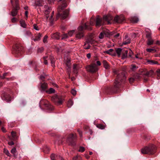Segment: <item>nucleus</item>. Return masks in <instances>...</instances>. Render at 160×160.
Returning <instances> with one entry per match:
<instances>
[{
	"mask_svg": "<svg viewBox=\"0 0 160 160\" xmlns=\"http://www.w3.org/2000/svg\"><path fill=\"white\" fill-rule=\"evenodd\" d=\"M113 51V49H110L109 50L105 51L104 52V53H106L112 55V52Z\"/></svg>",
	"mask_w": 160,
	"mask_h": 160,
	"instance_id": "35",
	"label": "nucleus"
},
{
	"mask_svg": "<svg viewBox=\"0 0 160 160\" xmlns=\"http://www.w3.org/2000/svg\"><path fill=\"white\" fill-rule=\"evenodd\" d=\"M40 90L42 91H45L48 88V85L45 82L40 83Z\"/></svg>",
	"mask_w": 160,
	"mask_h": 160,
	"instance_id": "11",
	"label": "nucleus"
},
{
	"mask_svg": "<svg viewBox=\"0 0 160 160\" xmlns=\"http://www.w3.org/2000/svg\"><path fill=\"white\" fill-rule=\"evenodd\" d=\"M45 14L47 18V20L48 22L49 16L48 15L50 12L52 10L51 7L48 5H45L44 6Z\"/></svg>",
	"mask_w": 160,
	"mask_h": 160,
	"instance_id": "7",
	"label": "nucleus"
},
{
	"mask_svg": "<svg viewBox=\"0 0 160 160\" xmlns=\"http://www.w3.org/2000/svg\"><path fill=\"white\" fill-rule=\"evenodd\" d=\"M155 151V147L153 145H151L148 147H146L141 150L142 153L144 154H152Z\"/></svg>",
	"mask_w": 160,
	"mask_h": 160,
	"instance_id": "3",
	"label": "nucleus"
},
{
	"mask_svg": "<svg viewBox=\"0 0 160 160\" xmlns=\"http://www.w3.org/2000/svg\"><path fill=\"white\" fill-rule=\"evenodd\" d=\"M147 62L148 64H149L151 65H153L155 64H157L158 63V62L152 60H147Z\"/></svg>",
	"mask_w": 160,
	"mask_h": 160,
	"instance_id": "22",
	"label": "nucleus"
},
{
	"mask_svg": "<svg viewBox=\"0 0 160 160\" xmlns=\"http://www.w3.org/2000/svg\"><path fill=\"white\" fill-rule=\"evenodd\" d=\"M55 92V90L52 88H50L49 89L46 91V92L49 94L54 93Z\"/></svg>",
	"mask_w": 160,
	"mask_h": 160,
	"instance_id": "29",
	"label": "nucleus"
},
{
	"mask_svg": "<svg viewBox=\"0 0 160 160\" xmlns=\"http://www.w3.org/2000/svg\"><path fill=\"white\" fill-rule=\"evenodd\" d=\"M42 35L40 33H39L35 37V38L33 39V40L34 41H38L40 39Z\"/></svg>",
	"mask_w": 160,
	"mask_h": 160,
	"instance_id": "27",
	"label": "nucleus"
},
{
	"mask_svg": "<svg viewBox=\"0 0 160 160\" xmlns=\"http://www.w3.org/2000/svg\"><path fill=\"white\" fill-rule=\"evenodd\" d=\"M122 51V49L121 48H119L116 49V52L118 57H120V56Z\"/></svg>",
	"mask_w": 160,
	"mask_h": 160,
	"instance_id": "30",
	"label": "nucleus"
},
{
	"mask_svg": "<svg viewBox=\"0 0 160 160\" xmlns=\"http://www.w3.org/2000/svg\"><path fill=\"white\" fill-rule=\"evenodd\" d=\"M73 102L71 99H69L68 102L67 106L68 108L71 107L73 104Z\"/></svg>",
	"mask_w": 160,
	"mask_h": 160,
	"instance_id": "33",
	"label": "nucleus"
},
{
	"mask_svg": "<svg viewBox=\"0 0 160 160\" xmlns=\"http://www.w3.org/2000/svg\"><path fill=\"white\" fill-rule=\"evenodd\" d=\"M48 58L47 57H43V59L44 60V63L45 64L47 65L48 64V62L47 60V59Z\"/></svg>",
	"mask_w": 160,
	"mask_h": 160,
	"instance_id": "57",
	"label": "nucleus"
},
{
	"mask_svg": "<svg viewBox=\"0 0 160 160\" xmlns=\"http://www.w3.org/2000/svg\"><path fill=\"white\" fill-rule=\"evenodd\" d=\"M86 68L87 71L92 73L97 72L98 70V67L95 63H92L87 66Z\"/></svg>",
	"mask_w": 160,
	"mask_h": 160,
	"instance_id": "5",
	"label": "nucleus"
},
{
	"mask_svg": "<svg viewBox=\"0 0 160 160\" xmlns=\"http://www.w3.org/2000/svg\"><path fill=\"white\" fill-rule=\"evenodd\" d=\"M81 159L82 158L80 156H76V157H74L73 158L72 160H79Z\"/></svg>",
	"mask_w": 160,
	"mask_h": 160,
	"instance_id": "49",
	"label": "nucleus"
},
{
	"mask_svg": "<svg viewBox=\"0 0 160 160\" xmlns=\"http://www.w3.org/2000/svg\"><path fill=\"white\" fill-rule=\"evenodd\" d=\"M96 42V41L92 39L88 40L86 41V42L87 43V44H94Z\"/></svg>",
	"mask_w": 160,
	"mask_h": 160,
	"instance_id": "34",
	"label": "nucleus"
},
{
	"mask_svg": "<svg viewBox=\"0 0 160 160\" xmlns=\"http://www.w3.org/2000/svg\"><path fill=\"white\" fill-rule=\"evenodd\" d=\"M146 37L147 38V39L152 38H151V33L149 32L146 31Z\"/></svg>",
	"mask_w": 160,
	"mask_h": 160,
	"instance_id": "38",
	"label": "nucleus"
},
{
	"mask_svg": "<svg viewBox=\"0 0 160 160\" xmlns=\"http://www.w3.org/2000/svg\"><path fill=\"white\" fill-rule=\"evenodd\" d=\"M43 0H35V3L33 6H41L43 4Z\"/></svg>",
	"mask_w": 160,
	"mask_h": 160,
	"instance_id": "16",
	"label": "nucleus"
},
{
	"mask_svg": "<svg viewBox=\"0 0 160 160\" xmlns=\"http://www.w3.org/2000/svg\"><path fill=\"white\" fill-rule=\"evenodd\" d=\"M33 28L37 31H38L39 30V29L38 27V26L37 25V24H34L33 25Z\"/></svg>",
	"mask_w": 160,
	"mask_h": 160,
	"instance_id": "52",
	"label": "nucleus"
},
{
	"mask_svg": "<svg viewBox=\"0 0 160 160\" xmlns=\"http://www.w3.org/2000/svg\"><path fill=\"white\" fill-rule=\"evenodd\" d=\"M16 148H14L12 149L11 150V152L13 154H14L16 153Z\"/></svg>",
	"mask_w": 160,
	"mask_h": 160,
	"instance_id": "55",
	"label": "nucleus"
},
{
	"mask_svg": "<svg viewBox=\"0 0 160 160\" xmlns=\"http://www.w3.org/2000/svg\"><path fill=\"white\" fill-rule=\"evenodd\" d=\"M11 134L12 136V137L14 139H16L17 138V137L16 135V132H15L12 131L11 132Z\"/></svg>",
	"mask_w": 160,
	"mask_h": 160,
	"instance_id": "41",
	"label": "nucleus"
},
{
	"mask_svg": "<svg viewBox=\"0 0 160 160\" xmlns=\"http://www.w3.org/2000/svg\"><path fill=\"white\" fill-rule=\"evenodd\" d=\"M76 138V134H70L67 139V142L69 144L73 145L74 143V141Z\"/></svg>",
	"mask_w": 160,
	"mask_h": 160,
	"instance_id": "6",
	"label": "nucleus"
},
{
	"mask_svg": "<svg viewBox=\"0 0 160 160\" xmlns=\"http://www.w3.org/2000/svg\"><path fill=\"white\" fill-rule=\"evenodd\" d=\"M91 29V27L88 26L86 24H85L84 26H80L78 28V32L76 35V38L79 39L83 37V30L85 29L90 30Z\"/></svg>",
	"mask_w": 160,
	"mask_h": 160,
	"instance_id": "2",
	"label": "nucleus"
},
{
	"mask_svg": "<svg viewBox=\"0 0 160 160\" xmlns=\"http://www.w3.org/2000/svg\"><path fill=\"white\" fill-rule=\"evenodd\" d=\"M131 21L133 23H136L138 21V18L136 17H133L130 18Z\"/></svg>",
	"mask_w": 160,
	"mask_h": 160,
	"instance_id": "21",
	"label": "nucleus"
},
{
	"mask_svg": "<svg viewBox=\"0 0 160 160\" xmlns=\"http://www.w3.org/2000/svg\"><path fill=\"white\" fill-rule=\"evenodd\" d=\"M157 75L158 77H160L159 79H160V70L158 71Z\"/></svg>",
	"mask_w": 160,
	"mask_h": 160,
	"instance_id": "64",
	"label": "nucleus"
},
{
	"mask_svg": "<svg viewBox=\"0 0 160 160\" xmlns=\"http://www.w3.org/2000/svg\"><path fill=\"white\" fill-rule=\"evenodd\" d=\"M49 59L50 61H51V62L52 64V66L53 67H54L55 66V60L53 57L51 56L49 57Z\"/></svg>",
	"mask_w": 160,
	"mask_h": 160,
	"instance_id": "26",
	"label": "nucleus"
},
{
	"mask_svg": "<svg viewBox=\"0 0 160 160\" xmlns=\"http://www.w3.org/2000/svg\"><path fill=\"white\" fill-rule=\"evenodd\" d=\"M20 23L22 27L24 28H26V24L24 21L21 20L20 21Z\"/></svg>",
	"mask_w": 160,
	"mask_h": 160,
	"instance_id": "32",
	"label": "nucleus"
},
{
	"mask_svg": "<svg viewBox=\"0 0 160 160\" xmlns=\"http://www.w3.org/2000/svg\"><path fill=\"white\" fill-rule=\"evenodd\" d=\"M130 42V40L129 38H128L127 35L125 36V38L123 39L122 44L123 45H126L128 44Z\"/></svg>",
	"mask_w": 160,
	"mask_h": 160,
	"instance_id": "17",
	"label": "nucleus"
},
{
	"mask_svg": "<svg viewBox=\"0 0 160 160\" xmlns=\"http://www.w3.org/2000/svg\"><path fill=\"white\" fill-rule=\"evenodd\" d=\"M24 35L26 37H30L32 34L28 30H25L24 31Z\"/></svg>",
	"mask_w": 160,
	"mask_h": 160,
	"instance_id": "24",
	"label": "nucleus"
},
{
	"mask_svg": "<svg viewBox=\"0 0 160 160\" xmlns=\"http://www.w3.org/2000/svg\"><path fill=\"white\" fill-rule=\"evenodd\" d=\"M85 151V148L83 147H80L78 151L81 152H83Z\"/></svg>",
	"mask_w": 160,
	"mask_h": 160,
	"instance_id": "50",
	"label": "nucleus"
},
{
	"mask_svg": "<svg viewBox=\"0 0 160 160\" xmlns=\"http://www.w3.org/2000/svg\"><path fill=\"white\" fill-rule=\"evenodd\" d=\"M138 68V67L135 65L132 64L130 66V69L132 71H135L137 68Z\"/></svg>",
	"mask_w": 160,
	"mask_h": 160,
	"instance_id": "31",
	"label": "nucleus"
},
{
	"mask_svg": "<svg viewBox=\"0 0 160 160\" xmlns=\"http://www.w3.org/2000/svg\"><path fill=\"white\" fill-rule=\"evenodd\" d=\"M67 5L66 3L64 2L62 5L59 6L58 7V13L57 15L56 18V20L58 19V18H59L60 12H61L63 10L64 8H65L67 7Z\"/></svg>",
	"mask_w": 160,
	"mask_h": 160,
	"instance_id": "8",
	"label": "nucleus"
},
{
	"mask_svg": "<svg viewBox=\"0 0 160 160\" xmlns=\"http://www.w3.org/2000/svg\"><path fill=\"white\" fill-rule=\"evenodd\" d=\"M113 18V17L110 14L104 16L103 17V19L105 21H107L108 24L110 23V21L112 20Z\"/></svg>",
	"mask_w": 160,
	"mask_h": 160,
	"instance_id": "13",
	"label": "nucleus"
},
{
	"mask_svg": "<svg viewBox=\"0 0 160 160\" xmlns=\"http://www.w3.org/2000/svg\"><path fill=\"white\" fill-rule=\"evenodd\" d=\"M20 9V8L19 6H15V7H14L12 12H11V15L12 16H16L18 13V10H19Z\"/></svg>",
	"mask_w": 160,
	"mask_h": 160,
	"instance_id": "10",
	"label": "nucleus"
},
{
	"mask_svg": "<svg viewBox=\"0 0 160 160\" xmlns=\"http://www.w3.org/2000/svg\"><path fill=\"white\" fill-rule=\"evenodd\" d=\"M9 76V74L8 72H5L3 74L2 76H1V78L2 79L5 78V77Z\"/></svg>",
	"mask_w": 160,
	"mask_h": 160,
	"instance_id": "42",
	"label": "nucleus"
},
{
	"mask_svg": "<svg viewBox=\"0 0 160 160\" xmlns=\"http://www.w3.org/2000/svg\"><path fill=\"white\" fill-rule=\"evenodd\" d=\"M71 93L74 96H75L76 94V91L74 89H72L71 91Z\"/></svg>",
	"mask_w": 160,
	"mask_h": 160,
	"instance_id": "54",
	"label": "nucleus"
},
{
	"mask_svg": "<svg viewBox=\"0 0 160 160\" xmlns=\"http://www.w3.org/2000/svg\"><path fill=\"white\" fill-rule=\"evenodd\" d=\"M68 35L67 34H63L62 36V39H64L65 38H66L68 37Z\"/></svg>",
	"mask_w": 160,
	"mask_h": 160,
	"instance_id": "53",
	"label": "nucleus"
},
{
	"mask_svg": "<svg viewBox=\"0 0 160 160\" xmlns=\"http://www.w3.org/2000/svg\"><path fill=\"white\" fill-rule=\"evenodd\" d=\"M146 51L147 52H152V51H153L154 52H156V50L152 48H147Z\"/></svg>",
	"mask_w": 160,
	"mask_h": 160,
	"instance_id": "44",
	"label": "nucleus"
},
{
	"mask_svg": "<svg viewBox=\"0 0 160 160\" xmlns=\"http://www.w3.org/2000/svg\"><path fill=\"white\" fill-rule=\"evenodd\" d=\"M75 32L74 30H72L69 31L68 33V37H71Z\"/></svg>",
	"mask_w": 160,
	"mask_h": 160,
	"instance_id": "40",
	"label": "nucleus"
},
{
	"mask_svg": "<svg viewBox=\"0 0 160 160\" xmlns=\"http://www.w3.org/2000/svg\"><path fill=\"white\" fill-rule=\"evenodd\" d=\"M1 130L3 132H6V131L4 128L3 127L1 128Z\"/></svg>",
	"mask_w": 160,
	"mask_h": 160,
	"instance_id": "63",
	"label": "nucleus"
},
{
	"mask_svg": "<svg viewBox=\"0 0 160 160\" xmlns=\"http://www.w3.org/2000/svg\"><path fill=\"white\" fill-rule=\"evenodd\" d=\"M48 2L50 4H53L55 0H47ZM58 2L64 1V0H57Z\"/></svg>",
	"mask_w": 160,
	"mask_h": 160,
	"instance_id": "37",
	"label": "nucleus"
},
{
	"mask_svg": "<svg viewBox=\"0 0 160 160\" xmlns=\"http://www.w3.org/2000/svg\"><path fill=\"white\" fill-rule=\"evenodd\" d=\"M94 19L93 18H91L90 20V24L92 26L94 24Z\"/></svg>",
	"mask_w": 160,
	"mask_h": 160,
	"instance_id": "47",
	"label": "nucleus"
},
{
	"mask_svg": "<svg viewBox=\"0 0 160 160\" xmlns=\"http://www.w3.org/2000/svg\"><path fill=\"white\" fill-rule=\"evenodd\" d=\"M12 22H15L16 21V18H13L11 20Z\"/></svg>",
	"mask_w": 160,
	"mask_h": 160,
	"instance_id": "62",
	"label": "nucleus"
},
{
	"mask_svg": "<svg viewBox=\"0 0 160 160\" xmlns=\"http://www.w3.org/2000/svg\"><path fill=\"white\" fill-rule=\"evenodd\" d=\"M97 127L98 128H100L101 129H104L105 128V127L104 125H103L102 124H98L97 125Z\"/></svg>",
	"mask_w": 160,
	"mask_h": 160,
	"instance_id": "36",
	"label": "nucleus"
},
{
	"mask_svg": "<svg viewBox=\"0 0 160 160\" xmlns=\"http://www.w3.org/2000/svg\"><path fill=\"white\" fill-rule=\"evenodd\" d=\"M4 152L8 156H10V153L7 150L4 149Z\"/></svg>",
	"mask_w": 160,
	"mask_h": 160,
	"instance_id": "51",
	"label": "nucleus"
},
{
	"mask_svg": "<svg viewBox=\"0 0 160 160\" xmlns=\"http://www.w3.org/2000/svg\"><path fill=\"white\" fill-rule=\"evenodd\" d=\"M44 49L43 48H39L38 50V52H41L42 51H43Z\"/></svg>",
	"mask_w": 160,
	"mask_h": 160,
	"instance_id": "60",
	"label": "nucleus"
},
{
	"mask_svg": "<svg viewBox=\"0 0 160 160\" xmlns=\"http://www.w3.org/2000/svg\"><path fill=\"white\" fill-rule=\"evenodd\" d=\"M134 80H135V78H130L129 79V81L130 83H132L133 82H134Z\"/></svg>",
	"mask_w": 160,
	"mask_h": 160,
	"instance_id": "58",
	"label": "nucleus"
},
{
	"mask_svg": "<svg viewBox=\"0 0 160 160\" xmlns=\"http://www.w3.org/2000/svg\"><path fill=\"white\" fill-rule=\"evenodd\" d=\"M51 38L53 39H59L60 38L59 33L56 32L52 35Z\"/></svg>",
	"mask_w": 160,
	"mask_h": 160,
	"instance_id": "18",
	"label": "nucleus"
},
{
	"mask_svg": "<svg viewBox=\"0 0 160 160\" xmlns=\"http://www.w3.org/2000/svg\"><path fill=\"white\" fill-rule=\"evenodd\" d=\"M54 14V11H53L51 13L50 17H49L48 19V22H49L51 24H52L53 23V19L52 18V17Z\"/></svg>",
	"mask_w": 160,
	"mask_h": 160,
	"instance_id": "20",
	"label": "nucleus"
},
{
	"mask_svg": "<svg viewBox=\"0 0 160 160\" xmlns=\"http://www.w3.org/2000/svg\"><path fill=\"white\" fill-rule=\"evenodd\" d=\"M78 65L76 64H74L73 67V72L76 74L78 72Z\"/></svg>",
	"mask_w": 160,
	"mask_h": 160,
	"instance_id": "19",
	"label": "nucleus"
},
{
	"mask_svg": "<svg viewBox=\"0 0 160 160\" xmlns=\"http://www.w3.org/2000/svg\"><path fill=\"white\" fill-rule=\"evenodd\" d=\"M105 34V33L104 32H101L100 33L99 36V38L100 39H102L103 38L104 35Z\"/></svg>",
	"mask_w": 160,
	"mask_h": 160,
	"instance_id": "45",
	"label": "nucleus"
},
{
	"mask_svg": "<svg viewBox=\"0 0 160 160\" xmlns=\"http://www.w3.org/2000/svg\"><path fill=\"white\" fill-rule=\"evenodd\" d=\"M78 132L79 133V134L80 136L81 137H82V132L81 131L79 130H78Z\"/></svg>",
	"mask_w": 160,
	"mask_h": 160,
	"instance_id": "61",
	"label": "nucleus"
},
{
	"mask_svg": "<svg viewBox=\"0 0 160 160\" xmlns=\"http://www.w3.org/2000/svg\"><path fill=\"white\" fill-rule=\"evenodd\" d=\"M153 74V71L152 70H150L149 71L146 72L144 75L148 77H151Z\"/></svg>",
	"mask_w": 160,
	"mask_h": 160,
	"instance_id": "23",
	"label": "nucleus"
},
{
	"mask_svg": "<svg viewBox=\"0 0 160 160\" xmlns=\"http://www.w3.org/2000/svg\"><path fill=\"white\" fill-rule=\"evenodd\" d=\"M154 41L152 38L148 39L147 44L148 45H152L153 44Z\"/></svg>",
	"mask_w": 160,
	"mask_h": 160,
	"instance_id": "28",
	"label": "nucleus"
},
{
	"mask_svg": "<svg viewBox=\"0 0 160 160\" xmlns=\"http://www.w3.org/2000/svg\"><path fill=\"white\" fill-rule=\"evenodd\" d=\"M69 12V10L67 9L66 10L63 12L62 14L60 13V16H61L62 19H64L68 16Z\"/></svg>",
	"mask_w": 160,
	"mask_h": 160,
	"instance_id": "15",
	"label": "nucleus"
},
{
	"mask_svg": "<svg viewBox=\"0 0 160 160\" xmlns=\"http://www.w3.org/2000/svg\"><path fill=\"white\" fill-rule=\"evenodd\" d=\"M126 80L125 73L122 72L118 74L114 82V86L116 88H118L124 83Z\"/></svg>",
	"mask_w": 160,
	"mask_h": 160,
	"instance_id": "1",
	"label": "nucleus"
},
{
	"mask_svg": "<svg viewBox=\"0 0 160 160\" xmlns=\"http://www.w3.org/2000/svg\"><path fill=\"white\" fill-rule=\"evenodd\" d=\"M103 24H104L102 22V19L100 18L99 16H97L96 18V26H100Z\"/></svg>",
	"mask_w": 160,
	"mask_h": 160,
	"instance_id": "14",
	"label": "nucleus"
},
{
	"mask_svg": "<svg viewBox=\"0 0 160 160\" xmlns=\"http://www.w3.org/2000/svg\"><path fill=\"white\" fill-rule=\"evenodd\" d=\"M129 57H130L132 58V55L133 54V52H132V51L131 49L129 50Z\"/></svg>",
	"mask_w": 160,
	"mask_h": 160,
	"instance_id": "59",
	"label": "nucleus"
},
{
	"mask_svg": "<svg viewBox=\"0 0 160 160\" xmlns=\"http://www.w3.org/2000/svg\"><path fill=\"white\" fill-rule=\"evenodd\" d=\"M128 52V51L127 50H125V53L123 54L122 56V59H124L127 57Z\"/></svg>",
	"mask_w": 160,
	"mask_h": 160,
	"instance_id": "39",
	"label": "nucleus"
},
{
	"mask_svg": "<svg viewBox=\"0 0 160 160\" xmlns=\"http://www.w3.org/2000/svg\"><path fill=\"white\" fill-rule=\"evenodd\" d=\"M103 67L106 69H108L109 68V66L108 62L106 60H103Z\"/></svg>",
	"mask_w": 160,
	"mask_h": 160,
	"instance_id": "25",
	"label": "nucleus"
},
{
	"mask_svg": "<svg viewBox=\"0 0 160 160\" xmlns=\"http://www.w3.org/2000/svg\"><path fill=\"white\" fill-rule=\"evenodd\" d=\"M125 20L124 18L123 17H119V21H118V23H121L122 22Z\"/></svg>",
	"mask_w": 160,
	"mask_h": 160,
	"instance_id": "46",
	"label": "nucleus"
},
{
	"mask_svg": "<svg viewBox=\"0 0 160 160\" xmlns=\"http://www.w3.org/2000/svg\"><path fill=\"white\" fill-rule=\"evenodd\" d=\"M64 62L65 63L66 65L67 66V69L68 71L69 72H70L71 71V68L70 67V60L67 58L66 60L65 59ZM69 76L70 77V74L69 72Z\"/></svg>",
	"mask_w": 160,
	"mask_h": 160,
	"instance_id": "9",
	"label": "nucleus"
},
{
	"mask_svg": "<svg viewBox=\"0 0 160 160\" xmlns=\"http://www.w3.org/2000/svg\"><path fill=\"white\" fill-rule=\"evenodd\" d=\"M51 158L52 160H57L58 158L60 160H64L63 158L60 155L58 156L54 154H51Z\"/></svg>",
	"mask_w": 160,
	"mask_h": 160,
	"instance_id": "12",
	"label": "nucleus"
},
{
	"mask_svg": "<svg viewBox=\"0 0 160 160\" xmlns=\"http://www.w3.org/2000/svg\"><path fill=\"white\" fill-rule=\"evenodd\" d=\"M48 38V36L47 35H46L43 39V42L44 43H46L47 42V38Z\"/></svg>",
	"mask_w": 160,
	"mask_h": 160,
	"instance_id": "48",
	"label": "nucleus"
},
{
	"mask_svg": "<svg viewBox=\"0 0 160 160\" xmlns=\"http://www.w3.org/2000/svg\"><path fill=\"white\" fill-rule=\"evenodd\" d=\"M119 17L118 16H117L114 18V21L118 23V21H119Z\"/></svg>",
	"mask_w": 160,
	"mask_h": 160,
	"instance_id": "56",
	"label": "nucleus"
},
{
	"mask_svg": "<svg viewBox=\"0 0 160 160\" xmlns=\"http://www.w3.org/2000/svg\"><path fill=\"white\" fill-rule=\"evenodd\" d=\"M51 100L58 105L62 104L63 102V99L61 96L56 95H54L52 97Z\"/></svg>",
	"mask_w": 160,
	"mask_h": 160,
	"instance_id": "4",
	"label": "nucleus"
},
{
	"mask_svg": "<svg viewBox=\"0 0 160 160\" xmlns=\"http://www.w3.org/2000/svg\"><path fill=\"white\" fill-rule=\"evenodd\" d=\"M84 48L86 49H89L90 48V45L89 44H87V43L86 42L85 43L84 45Z\"/></svg>",
	"mask_w": 160,
	"mask_h": 160,
	"instance_id": "43",
	"label": "nucleus"
}]
</instances>
